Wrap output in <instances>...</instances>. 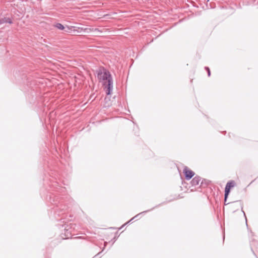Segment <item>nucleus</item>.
I'll return each mask as SVG.
<instances>
[{"label": "nucleus", "instance_id": "3", "mask_svg": "<svg viewBox=\"0 0 258 258\" xmlns=\"http://www.w3.org/2000/svg\"><path fill=\"white\" fill-rule=\"evenodd\" d=\"M235 185V182L233 180H231L227 182L225 188V202L226 201V200L228 198L229 194L230 191V189L232 187H233Z\"/></svg>", "mask_w": 258, "mask_h": 258}, {"label": "nucleus", "instance_id": "8", "mask_svg": "<svg viewBox=\"0 0 258 258\" xmlns=\"http://www.w3.org/2000/svg\"><path fill=\"white\" fill-rule=\"evenodd\" d=\"M208 74H209V76L210 75V70L208 69Z\"/></svg>", "mask_w": 258, "mask_h": 258}, {"label": "nucleus", "instance_id": "7", "mask_svg": "<svg viewBox=\"0 0 258 258\" xmlns=\"http://www.w3.org/2000/svg\"><path fill=\"white\" fill-rule=\"evenodd\" d=\"M199 181H200V178L199 177H195L192 180V184H195V185L198 184L199 183Z\"/></svg>", "mask_w": 258, "mask_h": 258}, {"label": "nucleus", "instance_id": "1", "mask_svg": "<svg viewBox=\"0 0 258 258\" xmlns=\"http://www.w3.org/2000/svg\"><path fill=\"white\" fill-rule=\"evenodd\" d=\"M97 78L106 90V94L109 95L112 89L111 78L109 73L104 69H101L98 71Z\"/></svg>", "mask_w": 258, "mask_h": 258}, {"label": "nucleus", "instance_id": "5", "mask_svg": "<svg viewBox=\"0 0 258 258\" xmlns=\"http://www.w3.org/2000/svg\"><path fill=\"white\" fill-rule=\"evenodd\" d=\"M6 23H8L9 24H12L13 21L11 18H7V17H5L4 18L0 19V24H1Z\"/></svg>", "mask_w": 258, "mask_h": 258}, {"label": "nucleus", "instance_id": "9", "mask_svg": "<svg viewBox=\"0 0 258 258\" xmlns=\"http://www.w3.org/2000/svg\"><path fill=\"white\" fill-rule=\"evenodd\" d=\"M71 79H72V81H73L74 80V77H71Z\"/></svg>", "mask_w": 258, "mask_h": 258}, {"label": "nucleus", "instance_id": "2", "mask_svg": "<svg viewBox=\"0 0 258 258\" xmlns=\"http://www.w3.org/2000/svg\"><path fill=\"white\" fill-rule=\"evenodd\" d=\"M91 30L90 28H83L78 27L76 28L74 26H68L67 29L66 28V32H68L72 33L73 35H77L78 33L81 32L83 31H91Z\"/></svg>", "mask_w": 258, "mask_h": 258}, {"label": "nucleus", "instance_id": "4", "mask_svg": "<svg viewBox=\"0 0 258 258\" xmlns=\"http://www.w3.org/2000/svg\"><path fill=\"white\" fill-rule=\"evenodd\" d=\"M183 173L185 174V178L187 180L191 179L195 175V173L187 167L183 169Z\"/></svg>", "mask_w": 258, "mask_h": 258}, {"label": "nucleus", "instance_id": "6", "mask_svg": "<svg viewBox=\"0 0 258 258\" xmlns=\"http://www.w3.org/2000/svg\"><path fill=\"white\" fill-rule=\"evenodd\" d=\"M53 26L59 30H63L64 29V27L63 26V25L59 23H56L54 24Z\"/></svg>", "mask_w": 258, "mask_h": 258}]
</instances>
